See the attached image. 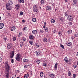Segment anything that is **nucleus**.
Wrapping results in <instances>:
<instances>
[{
  "label": "nucleus",
  "instance_id": "59",
  "mask_svg": "<svg viewBox=\"0 0 78 78\" xmlns=\"http://www.w3.org/2000/svg\"><path fill=\"white\" fill-rule=\"evenodd\" d=\"M46 22H45L44 23V26H45L46 25Z\"/></svg>",
  "mask_w": 78,
  "mask_h": 78
},
{
  "label": "nucleus",
  "instance_id": "36",
  "mask_svg": "<svg viewBox=\"0 0 78 78\" xmlns=\"http://www.w3.org/2000/svg\"><path fill=\"white\" fill-rule=\"evenodd\" d=\"M75 37H78V33L76 32L75 34Z\"/></svg>",
  "mask_w": 78,
  "mask_h": 78
},
{
  "label": "nucleus",
  "instance_id": "33",
  "mask_svg": "<svg viewBox=\"0 0 78 78\" xmlns=\"http://www.w3.org/2000/svg\"><path fill=\"white\" fill-rule=\"evenodd\" d=\"M23 35V34L21 32H20L19 33V35H18V37H20V36H22Z\"/></svg>",
  "mask_w": 78,
  "mask_h": 78
},
{
  "label": "nucleus",
  "instance_id": "23",
  "mask_svg": "<svg viewBox=\"0 0 78 78\" xmlns=\"http://www.w3.org/2000/svg\"><path fill=\"white\" fill-rule=\"evenodd\" d=\"M16 30V27H11V30L12 31H14V30Z\"/></svg>",
  "mask_w": 78,
  "mask_h": 78
},
{
  "label": "nucleus",
  "instance_id": "22",
  "mask_svg": "<svg viewBox=\"0 0 78 78\" xmlns=\"http://www.w3.org/2000/svg\"><path fill=\"white\" fill-rule=\"evenodd\" d=\"M41 53V51H36V54L37 55H39Z\"/></svg>",
  "mask_w": 78,
  "mask_h": 78
},
{
  "label": "nucleus",
  "instance_id": "52",
  "mask_svg": "<svg viewBox=\"0 0 78 78\" xmlns=\"http://www.w3.org/2000/svg\"><path fill=\"white\" fill-rule=\"evenodd\" d=\"M24 68H27V67H28V66H27V65H25L24 66Z\"/></svg>",
  "mask_w": 78,
  "mask_h": 78
},
{
  "label": "nucleus",
  "instance_id": "37",
  "mask_svg": "<svg viewBox=\"0 0 78 78\" xmlns=\"http://www.w3.org/2000/svg\"><path fill=\"white\" fill-rule=\"evenodd\" d=\"M43 66L44 67H46V66H47V63L45 62L44 63H43Z\"/></svg>",
  "mask_w": 78,
  "mask_h": 78
},
{
  "label": "nucleus",
  "instance_id": "63",
  "mask_svg": "<svg viewBox=\"0 0 78 78\" xmlns=\"http://www.w3.org/2000/svg\"><path fill=\"white\" fill-rule=\"evenodd\" d=\"M17 73H19V72L17 71Z\"/></svg>",
  "mask_w": 78,
  "mask_h": 78
},
{
  "label": "nucleus",
  "instance_id": "20",
  "mask_svg": "<svg viewBox=\"0 0 78 78\" xmlns=\"http://www.w3.org/2000/svg\"><path fill=\"white\" fill-rule=\"evenodd\" d=\"M73 2L74 4L76 5L77 3V2H78V0H73Z\"/></svg>",
  "mask_w": 78,
  "mask_h": 78
},
{
  "label": "nucleus",
  "instance_id": "14",
  "mask_svg": "<svg viewBox=\"0 0 78 78\" xmlns=\"http://www.w3.org/2000/svg\"><path fill=\"white\" fill-rule=\"evenodd\" d=\"M49 76L51 77V78H55V75L53 74H50L49 75Z\"/></svg>",
  "mask_w": 78,
  "mask_h": 78
},
{
  "label": "nucleus",
  "instance_id": "54",
  "mask_svg": "<svg viewBox=\"0 0 78 78\" xmlns=\"http://www.w3.org/2000/svg\"><path fill=\"white\" fill-rule=\"evenodd\" d=\"M25 20H22V22L23 23H25Z\"/></svg>",
  "mask_w": 78,
  "mask_h": 78
},
{
  "label": "nucleus",
  "instance_id": "51",
  "mask_svg": "<svg viewBox=\"0 0 78 78\" xmlns=\"http://www.w3.org/2000/svg\"><path fill=\"white\" fill-rule=\"evenodd\" d=\"M11 62L12 63H14V60H13V59H12L11 60Z\"/></svg>",
  "mask_w": 78,
  "mask_h": 78
},
{
  "label": "nucleus",
  "instance_id": "21",
  "mask_svg": "<svg viewBox=\"0 0 78 78\" xmlns=\"http://www.w3.org/2000/svg\"><path fill=\"white\" fill-rule=\"evenodd\" d=\"M28 61V59L24 58L23 60V62H26Z\"/></svg>",
  "mask_w": 78,
  "mask_h": 78
},
{
  "label": "nucleus",
  "instance_id": "28",
  "mask_svg": "<svg viewBox=\"0 0 78 78\" xmlns=\"http://www.w3.org/2000/svg\"><path fill=\"white\" fill-rule=\"evenodd\" d=\"M44 2H45V1L44 0H41V5H43V4H44Z\"/></svg>",
  "mask_w": 78,
  "mask_h": 78
},
{
  "label": "nucleus",
  "instance_id": "27",
  "mask_svg": "<svg viewBox=\"0 0 78 78\" xmlns=\"http://www.w3.org/2000/svg\"><path fill=\"white\" fill-rule=\"evenodd\" d=\"M36 62L37 64H39L41 62V61L39 60H36Z\"/></svg>",
  "mask_w": 78,
  "mask_h": 78
},
{
  "label": "nucleus",
  "instance_id": "1",
  "mask_svg": "<svg viewBox=\"0 0 78 78\" xmlns=\"http://www.w3.org/2000/svg\"><path fill=\"white\" fill-rule=\"evenodd\" d=\"M4 65L5 68V70L6 71H9V70L11 69V67L9 66V64L8 62H6L4 63Z\"/></svg>",
  "mask_w": 78,
  "mask_h": 78
},
{
  "label": "nucleus",
  "instance_id": "5",
  "mask_svg": "<svg viewBox=\"0 0 78 78\" xmlns=\"http://www.w3.org/2000/svg\"><path fill=\"white\" fill-rule=\"evenodd\" d=\"M12 44L11 43H9L7 45V48L8 49V50H9V49H11V47Z\"/></svg>",
  "mask_w": 78,
  "mask_h": 78
},
{
  "label": "nucleus",
  "instance_id": "30",
  "mask_svg": "<svg viewBox=\"0 0 78 78\" xmlns=\"http://www.w3.org/2000/svg\"><path fill=\"white\" fill-rule=\"evenodd\" d=\"M40 76L41 77H42L44 76V73L43 72H41L40 73Z\"/></svg>",
  "mask_w": 78,
  "mask_h": 78
},
{
  "label": "nucleus",
  "instance_id": "39",
  "mask_svg": "<svg viewBox=\"0 0 78 78\" xmlns=\"http://www.w3.org/2000/svg\"><path fill=\"white\" fill-rule=\"evenodd\" d=\"M64 14L65 16L66 17H67V16H68V13L67 12H65Z\"/></svg>",
  "mask_w": 78,
  "mask_h": 78
},
{
  "label": "nucleus",
  "instance_id": "48",
  "mask_svg": "<svg viewBox=\"0 0 78 78\" xmlns=\"http://www.w3.org/2000/svg\"><path fill=\"white\" fill-rule=\"evenodd\" d=\"M73 78H75V77H76V74H73Z\"/></svg>",
  "mask_w": 78,
  "mask_h": 78
},
{
  "label": "nucleus",
  "instance_id": "4",
  "mask_svg": "<svg viewBox=\"0 0 78 78\" xmlns=\"http://www.w3.org/2000/svg\"><path fill=\"white\" fill-rule=\"evenodd\" d=\"M12 1L11 0H10L8 1V3L6 4V5H8L9 6H11V5H12Z\"/></svg>",
  "mask_w": 78,
  "mask_h": 78
},
{
  "label": "nucleus",
  "instance_id": "16",
  "mask_svg": "<svg viewBox=\"0 0 78 78\" xmlns=\"http://www.w3.org/2000/svg\"><path fill=\"white\" fill-rule=\"evenodd\" d=\"M67 33L69 34H70L72 33V30H68Z\"/></svg>",
  "mask_w": 78,
  "mask_h": 78
},
{
  "label": "nucleus",
  "instance_id": "44",
  "mask_svg": "<svg viewBox=\"0 0 78 78\" xmlns=\"http://www.w3.org/2000/svg\"><path fill=\"white\" fill-rule=\"evenodd\" d=\"M29 43L31 45H33V41H30Z\"/></svg>",
  "mask_w": 78,
  "mask_h": 78
},
{
  "label": "nucleus",
  "instance_id": "41",
  "mask_svg": "<svg viewBox=\"0 0 78 78\" xmlns=\"http://www.w3.org/2000/svg\"><path fill=\"white\" fill-rule=\"evenodd\" d=\"M22 40L23 41H25L26 40V38H25V37H22Z\"/></svg>",
  "mask_w": 78,
  "mask_h": 78
},
{
  "label": "nucleus",
  "instance_id": "6",
  "mask_svg": "<svg viewBox=\"0 0 78 78\" xmlns=\"http://www.w3.org/2000/svg\"><path fill=\"white\" fill-rule=\"evenodd\" d=\"M10 58H12L14 56V51H12L10 53Z\"/></svg>",
  "mask_w": 78,
  "mask_h": 78
},
{
  "label": "nucleus",
  "instance_id": "46",
  "mask_svg": "<svg viewBox=\"0 0 78 78\" xmlns=\"http://www.w3.org/2000/svg\"><path fill=\"white\" fill-rule=\"evenodd\" d=\"M73 67L74 68H76L77 67V65H76V64H75L73 65Z\"/></svg>",
  "mask_w": 78,
  "mask_h": 78
},
{
  "label": "nucleus",
  "instance_id": "53",
  "mask_svg": "<svg viewBox=\"0 0 78 78\" xmlns=\"http://www.w3.org/2000/svg\"><path fill=\"white\" fill-rule=\"evenodd\" d=\"M69 23L70 25H72V23L71 22H69Z\"/></svg>",
  "mask_w": 78,
  "mask_h": 78
},
{
  "label": "nucleus",
  "instance_id": "3",
  "mask_svg": "<svg viewBox=\"0 0 78 78\" xmlns=\"http://www.w3.org/2000/svg\"><path fill=\"white\" fill-rule=\"evenodd\" d=\"M73 19V16H71V15H69L68 16L67 20H69V21H72Z\"/></svg>",
  "mask_w": 78,
  "mask_h": 78
},
{
  "label": "nucleus",
  "instance_id": "7",
  "mask_svg": "<svg viewBox=\"0 0 78 78\" xmlns=\"http://www.w3.org/2000/svg\"><path fill=\"white\" fill-rule=\"evenodd\" d=\"M5 77L6 78H9V71H5Z\"/></svg>",
  "mask_w": 78,
  "mask_h": 78
},
{
  "label": "nucleus",
  "instance_id": "55",
  "mask_svg": "<svg viewBox=\"0 0 78 78\" xmlns=\"http://www.w3.org/2000/svg\"><path fill=\"white\" fill-rule=\"evenodd\" d=\"M55 32H56V30H54L53 31V32L54 33H55Z\"/></svg>",
  "mask_w": 78,
  "mask_h": 78
},
{
  "label": "nucleus",
  "instance_id": "11",
  "mask_svg": "<svg viewBox=\"0 0 78 78\" xmlns=\"http://www.w3.org/2000/svg\"><path fill=\"white\" fill-rule=\"evenodd\" d=\"M15 8H16V9L17 10H18V9L20 8V5L19 4L16 5H15Z\"/></svg>",
  "mask_w": 78,
  "mask_h": 78
},
{
  "label": "nucleus",
  "instance_id": "26",
  "mask_svg": "<svg viewBox=\"0 0 78 78\" xmlns=\"http://www.w3.org/2000/svg\"><path fill=\"white\" fill-rule=\"evenodd\" d=\"M64 60H65V62H68V60L67 59V57H65L64 58Z\"/></svg>",
  "mask_w": 78,
  "mask_h": 78
},
{
  "label": "nucleus",
  "instance_id": "50",
  "mask_svg": "<svg viewBox=\"0 0 78 78\" xmlns=\"http://www.w3.org/2000/svg\"><path fill=\"white\" fill-rule=\"evenodd\" d=\"M4 40V41H6V40H7V38H6V37H4L3 38Z\"/></svg>",
  "mask_w": 78,
  "mask_h": 78
},
{
  "label": "nucleus",
  "instance_id": "47",
  "mask_svg": "<svg viewBox=\"0 0 78 78\" xmlns=\"http://www.w3.org/2000/svg\"><path fill=\"white\" fill-rule=\"evenodd\" d=\"M23 14V13L22 12H20V14L21 16H22Z\"/></svg>",
  "mask_w": 78,
  "mask_h": 78
},
{
  "label": "nucleus",
  "instance_id": "38",
  "mask_svg": "<svg viewBox=\"0 0 78 78\" xmlns=\"http://www.w3.org/2000/svg\"><path fill=\"white\" fill-rule=\"evenodd\" d=\"M68 75L69 76H70L71 75V73L70 71H68Z\"/></svg>",
  "mask_w": 78,
  "mask_h": 78
},
{
  "label": "nucleus",
  "instance_id": "42",
  "mask_svg": "<svg viewBox=\"0 0 78 78\" xmlns=\"http://www.w3.org/2000/svg\"><path fill=\"white\" fill-rule=\"evenodd\" d=\"M12 39L13 41H15L16 40V37H13Z\"/></svg>",
  "mask_w": 78,
  "mask_h": 78
},
{
  "label": "nucleus",
  "instance_id": "43",
  "mask_svg": "<svg viewBox=\"0 0 78 78\" xmlns=\"http://www.w3.org/2000/svg\"><path fill=\"white\" fill-rule=\"evenodd\" d=\"M40 32L41 33H44V31L42 30L41 29L40 30Z\"/></svg>",
  "mask_w": 78,
  "mask_h": 78
},
{
  "label": "nucleus",
  "instance_id": "60",
  "mask_svg": "<svg viewBox=\"0 0 78 78\" xmlns=\"http://www.w3.org/2000/svg\"><path fill=\"white\" fill-rule=\"evenodd\" d=\"M76 56H78V52H77Z\"/></svg>",
  "mask_w": 78,
  "mask_h": 78
},
{
  "label": "nucleus",
  "instance_id": "8",
  "mask_svg": "<svg viewBox=\"0 0 78 78\" xmlns=\"http://www.w3.org/2000/svg\"><path fill=\"white\" fill-rule=\"evenodd\" d=\"M6 7L7 8V9L8 11H10V10H11L12 9V8H11V5H6Z\"/></svg>",
  "mask_w": 78,
  "mask_h": 78
},
{
  "label": "nucleus",
  "instance_id": "13",
  "mask_svg": "<svg viewBox=\"0 0 78 78\" xmlns=\"http://www.w3.org/2000/svg\"><path fill=\"white\" fill-rule=\"evenodd\" d=\"M43 41L44 42H48V39L47 38H44L43 39Z\"/></svg>",
  "mask_w": 78,
  "mask_h": 78
},
{
  "label": "nucleus",
  "instance_id": "24",
  "mask_svg": "<svg viewBox=\"0 0 78 78\" xmlns=\"http://www.w3.org/2000/svg\"><path fill=\"white\" fill-rule=\"evenodd\" d=\"M35 47L36 48H38L39 47V45L38 43H36L35 44Z\"/></svg>",
  "mask_w": 78,
  "mask_h": 78
},
{
  "label": "nucleus",
  "instance_id": "29",
  "mask_svg": "<svg viewBox=\"0 0 78 78\" xmlns=\"http://www.w3.org/2000/svg\"><path fill=\"white\" fill-rule=\"evenodd\" d=\"M58 63H56L55 65L54 66V68H55V69H56V68H58Z\"/></svg>",
  "mask_w": 78,
  "mask_h": 78
},
{
  "label": "nucleus",
  "instance_id": "19",
  "mask_svg": "<svg viewBox=\"0 0 78 78\" xmlns=\"http://www.w3.org/2000/svg\"><path fill=\"white\" fill-rule=\"evenodd\" d=\"M67 45V46H70L71 44H72V43L70 42H67L66 43Z\"/></svg>",
  "mask_w": 78,
  "mask_h": 78
},
{
  "label": "nucleus",
  "instance_id": "56",
  "mask_svg": "<svg viewBox=\"0 0 78 78\" xmlns=\"http://www.w3.org/2000/svg\"><path fill=\"white\" fill-rule=\"evenodd\" d=\"M2 61V58L0 57V62H1Z\"/></svg>",
  "mask_w": 78,
  "mask_h": 78
},
{
  "label": "nucleus",
  "instance_id": "34",
  "mask_svg": "<svg viewBox=\"0 0 78 78\" xmlns=\"http://www.w3.org/2000/svg\"><path fill=\"white\" fill-rule=\"evenodd\" d=\"M51 22L52 23H54L55 22V20L53 19H52L51 20Z\"/></svg>",
  "mask_w": 78,
  "mask_h": 78
},
{
  "label": "nucleus",
  "instance_id": "17",
  "mask_svg": "<svg viewBox=\"0 0 78 78\" xmlns=\"http://www.w3.org/2000/svg\"><path fill=\"white\" fill-rule=\"evenodd\" d=\"M32 34H35L37 33V30H33L32 32Z\"/></svg>",
  "mask_w": 78,
  "mask_h": 78
},
{
  "label": "nucleus",
  "instance_id": "57",
  "mask_svg": "<svg viewBox=\"0 0 78 78\" xmlns=\"http://www.w3.org/2000/svg\"><path fill=\"white\" fill-rule=\"evenodd\" d=\"M58 34L59 35H62V34H61V32H59L58 33Z\"/></svg>",
  "mask_w": 78,
  "mask_h": 78
},
{
  "label": "nucleus",
  "instance_id": "58",
  "mask_svg": "<svg viewBox=\"0 0 78 78\" xmlns=\"http://www.w3.org/2000/svg\"><path fill=\"white\" fill-rule=\"evenodd\" d=\"M38 8L39 9H41V7L40 6H39Z\"/></svg>",
  "mask_w": 78,
  "mask_h": 78
},
{
  "label": "nucleus",
  "instance_id": "35",
  "mask_svg": "<svg viewBox=\"0 0 78 78\" xmlns=\"http://www.w3.org/2000/svg\"><path fill=\"white\" fill-rule=\"evenodd\" d=\"M32 21L34 22H35L36 21V18H33L32 19Z\"/></svg>",
  "mask_w": 78,
  "mask_h": 78
},
{
  "label": "nucleus",
  "instance_id": "31",
  "mask_svg": "<svg viewBox=\"0 0 78 78\" xmlns=\"http://www.w3.org/2000/svg\"><path fill=\"white\" fill-rule=\"evenodd\" d=\"M20 47H22V46H23V43L22 42V41H21L20 42Z\"/></svg>",
  "mask_w": 78,
  "mask_h": 78
},
{
  "label": "nucleus",
  "instance_id": "18",
  "mask_svg": "<svg viewBox=\"0 0 78 78\" xmlns=\"http://www.w3.org/2000/svg\"><path fill=\"white\" fill-rule=\"evenodd\" d=\"M29 38L30 39H33L34 38V36L32 35H30L29 36Z\"/></svg>",
  "mask_w": 78,
  "mask_h": 78
},
{
  "label": "nucleus",
  "instance_id": "12",
  "mask_svg": "<svg viewBox=\"0 0 78 78\" xmlns=\"http://www.w3.org/2000/svg\"><path fill=\"white\" fill-rule=\"evenodd\" d=\"M4 27V24L2 23H0V29H2Z\"/></svg>",
  "mask_w": 78,
  "mask_h": 78
},
{
  "label": "nucleus",
  "instance_id": "15",
  "mask_svg": "<svg viewBox=\"0 0 78 78\" xmlns=\"http://www.w3.org/2000/svg\"><path fill=\"white\" fill-rule=\"evenodd\" d=\"M29 77V74L27 73L24 76V78H27Z\"/></svg>",
  "mask_w": 78,
  "mask_h": 78
},
{
  "label": "nucleus",
  "instance_id": "62",
  "mask_svg": "<svg viewBox=\"0 0 78 78\" xmlns=\"http://www.w3.org/2000/svg\"><path fill=\"white\" fill-rule=\"evenodd\" d=\"M66 2H67V0H65Z\"/></svg>",
  "mask_w": 78,
  "mask_h": 78
},
{
  "label": "nucleus",
  "instance_id": "25",
  "mask_svg": "<svg viewBox=\"0 0 78 78\" xmlns=\"http://www.w3.org/2000/svg\"><path fill=\"white\" fill-rule=\"evenodd\" d=\"M18 2L19 3H24V0H18Z\"/></svg>",
  "mask_w": 78,
  "mask_h": 78
},
{
  "label": "nucleus",
  "instance_id": "45",
  "mask_svg": "<svg viewBox=\"0 0 78 78\" xmlns=\"http://www.w3.org/2000/svg\"><path fill=\"white\" fill-rule=\"evenodd\" d=\"M44 30L46 32H48V28H47L45 29Z\"/></svg>",
  "mask_w": 78,
  "mask_h": 78
},
{
  "label": "nucleus",
  "instance_id": "9",
  "mask_svg": "<svg viewBox=\"0 0 78 78\" xmlns=\"http://www.w3.org/2000/svg\"><path fill=\"white\" fill-rule=\"evenodd\" d=\"M46 10H48V11H51V7L50 6H47L46 7Z\"/></svg>",
  "mask_w": 78,
  "mask_h": 78
},
{
  "label": "nucleus",
  "instance_id": "49",
  "mask_svg": "<svg viewBox=\"0 0 78 78\" xmlns=\"http://www.w3.org/2000/svg\"><path fill=\"white\" fill-rule=\"evenodd\" d=\"M69 62H71L72 61V58H69Z\"/></svg>",
  "mask_w": 78,
  "mask_h": 78
},
{
  "label": "nucleus",
  "instance_id": "64",
  "mask_svg": "<svg viewBox=\"0 0 78 78\" xmlns=\"http://www.w3.org/2000/svg\"><path fill=\"white\" fill-rule=\"evenodd\" d=\"M27 66H30V65H27Z\"/></svg>",
  "mask_w": 78,
  "mask_h": 78
},
{
  "label": "nucleus",
  "instance_id": "2",
  "mask_svg": "<svg viewBox=\"0 0 78 78\" xmlns=\"http://www.w3.org/2000/svg\"><path fill=\"white\" fill-rule=\"evenodd\" d=\"M21 58V55L20 53H18L16 55L15 59L17 61H20Z\"/></svg>",
  "mask_w": 78,
  "mask_h": 78
},
{
  "label": "nucleus",
  "instance_id": "10",
  "mask_svg": "<svg viewBox=\"0 0 78 78\" xmlns=\"http://www.w3.org/2000/svg\"><path fill=\"white\" fill-rule=\"evenodd\" d=\"M34 11L35 12H37V7L35 5L34 7Z\"/></svg>",
  "mask_w": 78,
  "mask_h": 78
},
{
  "label": "nucleus",
  "instance_id": "61",
  "mask_svg": "<svg viewBox=\"0 0 78 78\" xmlns=\"http://www.w3.org/2000/svg\"><path fill=\"white\" fill-rule=\"evenodd\" d=\"M43 28H45V26L44 25V26L43 27Z\"/></svg>",
  "mask_w": 78,
  "mask_h": 78
},
{
  "label": "nucleus",
  "instance_id": "40",
  "mask_svg": "<svg viewBox=\"0 0 78 78\" xmlns=\"http://www.w3.org/2000/svg\"><path fill=\"white\" fill-rule=\"evenodd\" d=\"M60 46L62 47V48L64 49V45L61 44H60Z\"/></svg>",
  "mask_w": 78,
  "mask_h": 78
},
{
  "label": "nucleus",
  "instance_id": "32",
  "mask_svg": "<svg viewBox=\"0 0 78 78\" xmlns=\"http://www.w3.org/2000/svg\"><path fill=\"white\" fill-rule=\"evenodd\" d=\"M27 30V28L26 27H24L23 29V31H25V30Z\"/></svg>",
  "mask_w": 78,
  "mask_h": 78
}]
</instances>
